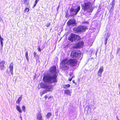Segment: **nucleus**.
<instances>
[{
    "label": "nucleus",
    "mask_w": 120,
    "mask_h": 120,
    "mask_svg": "<svg viewBox=\"0 0 120 120\" xmlns=\"http://www.w3.org/2000/svg\"><path fill=\"white\" fill-rule=\"evenodd\" d=\"M5 63L4 60H3L0 62V68L1 70H4L5 68L4 64Z\"/></svg>",
    "instance_id": "nucleus-13"
},
{
    "label": "nucleus",
    "mask_w": 120,
    "mask_h": 120,
    "mask_svg": "<svg viewBox=\"0 0 120 120\" xmlns=\"http://www.w3.org/2000/svg\"><path fill=\"white\" fill-rule=\"evenodd\" d=\"M112 6H114V5L115 4V1L114 0H113L112 2Z\"/></svg>",
    "instance_id": "nucleus-29"
},
{
    "label": "nucleus",
    "mask_w": 120,
    "mask_h": 120,
    "mask_svg": "<svg viewBox=\"0 0 120 120\" xmlns=\"http://www.w3.org/2000/svg\"><path fill=\"white\" fill-rule=\"evenodd\" d=\"M118 87L119 88H120L119 92V94H120V83L118 85Z\"/></svg>",
    "instance_id": "nucleus-38"
},
{
    "label": "nucleus",
    "mask_w": 120,
    "mask_h": 120,
    "mask_svg": "<svg viewBox=\"0 0 120 120\" xmlns=\"http://www.w3.org/2000/svg\"><path fill=\"white\" fill-rule=\"evenodd\" d=\"M64 94L69 95H70V92L69 90H65L64 91Z\"/></svg>",
    "instance_id": "nucleus-18"
},
{
    "label": "nucleus",
    "mask_w": 120,
    "mask_h": 120,
    "mask_svg": "<svg viewBox=\"0 0 120 120\" xmlns=\"http://www.w3.org/2000/svg\"><path fill=\"white\" fill-rule=\"evenodd\" d=\"M22 98V95H21L19 97L17 101H16V103L18 104H19L20 102L21 101V100Z\"/></svg>",
    "instance_id": "nucleus-17"
},
{
    "label": "nucleus",
    "mask_w": 120,
    "mask_h": 120,
    "mask_svg": "<svg viewBox=\"0 0 120 120\" xmlns=\"http://www.w3.org/2000/svg\"><path fill=\"white\" fill-rule=\"evenodd\" d=\"M73 77L74 76H73L71 78H69L68 79V80L69 81H71L72 80V79L73 78Z\"/></svg>",
    "instance_id": "nucleus-32"
},
{
    "label": "nucleus",
    "mask_w": 120,
    "mask_h": 120,
    "mask_svg": "<svg viewBox=\"0 0 120 120\" xmlns=\"http://www.w3.org/2000/svg\"><path fill=\"white\" fill-rule=\"evenodd\" d=\"M22 110L24 112L26 111L25 106L24 105L22 106Z\"/></svg>",
    "instance_id": "nucleus-28"
},
{
    "label": "nucleus",
    "mask_w": 120,
    "mask_h": 120,
    "mask_svg": "<svg viewBox=\"0 0 120 120\" xmlns=\"http://www.w3.org/2000/svg\"><path fill=\"white\" fill-rule=\"evenodd\" d=\"M16 109L20 113L22 112V110L20 107L18 105H17L16 106Z\"/></svg>",
    "instance_id": "nucleus-19"
},
{
    "label": "nucleus",
    "mask_w": 120,
    "mask_h": 120,
    "mask_svg": "<svg viewBox=\"0 0 120 120\" xmlns=\"http://www.w3.org/2000/svg\"><path fill=\"white\" fill-rule=\"evenodd\" d=\"M80 81V79H78L77 80V82H75V83H74L75 85H77V84H79V83Z\"/></svg>",
    "instance_id": "nucleus-24"
},
{
    "label": "nucleus",
    "mask_w": 120,
    "mask_h": 120,
    "mask_svg": "<svg viewBox=\"0 0 120 120\" xmlns=\"http://www.w3.org/2000/svg\"><path fill=\"white\" fill-rule=\"evenodd\" d=\"M4 40L3 38H2L0 35V41L1 45L2 47L3 46V43L2 41Z\"/></svg>",
    "instance_id": "nucleus-21"
},
{
    "label": "nucleus",
    "mask_w": 120,
    "mask_h": 120,
    "mask_svg": "<svg viewBox=\"0 0 120 120\" xmlns=\"http://www.w3.org/2000/svg\"><path fill=\"white\" fill-rule=\"evenodd\" d=\"M40 87L43 89L48 88V91H52V86L48 85L47 83H44L42 82L40 83Z\"/></svg>",
    "instance_id": "nucleus-6"
},
{
    "label": "nucleus",
    "mask_w": 120,
    "mask_h": 120,
    "mask_svg": "<svg viewBox=\"0 0 120 120\" xmlns=\"http://www.w3.org/2000/svg\"><path fill=\"white\" fill-rule=\"evenodd\" d=\"M38 52H40L41 51V50L39 46H38Z\"/></svg>",
    "instance_id": "nucleus-33"
},
{
    "label": "nucleus",
    "mask_w": 120,
    "mask_h": 120,
    "mask_svg": "<svg viewBox=\"0 0 120 120\" xmlns=\"http://www.w3.org/2000/svg\"><path fill=\"white\" fill-rule=\"evenodd\" d=\"M79 37L77 35L73 33H71L68 38V40L73 42L74 41H78L79 39Z\"/></svg>",
    "instance_id": "nucleus-5"
},
{
    "label": "nucleus",
    "mask_w": 120,
    "mask_h": 120,
    "mask_svg": "<svg viewBox=\"0 0 120 120\" xmlns=\"http://www.w3.org/2000/svg\"><path fill=\"white\" fill-rule=\"evenodd\" d=\"M36 4H35V3L33 5V7L32 8H34L36 6Z\"/></svg>",
    "instance_id": "nucleus-40"
},
{
    "label": "nucleus",
    "mask_w": 120,
    "mask_h": 120,
    "mask_svg": "<svg viewBox=\"0 0 120 120\" xmlns=\"http://www.w3.org/2000/svg\"><path fill=\"white\" fill-rule=\"evenodd\" d=\"M84 44V42L82 41H80L75 43L73 47L74 49H77L82 47Z\"/></svg>",
    "instance_id": "nucleus-8"
},
{
    "label": "nucleus",
    "mask_w": 120,
    "mask_h": 120,
    "mask_svg": "<svg viewBox=\"0 0 120 120\" xmlns=\"http://www.w3.org/2000/svg\"><path fill=\"white\" fill-rule=\"evenodd\" d=\"M68 11H67L66 12V14L65 15V17L66 18L69 17V15L68 14Z\"/></svg>",
    "instance_id": "nucleus-25"
},
{
    "label": "nucleus",
    "mask_w": 120,
    "mask_h": 120,
    "mask_svg": "<svg viewBox=\"0 0 120 120\" xmlns=\"http://www.w3.org/2000/svg\"><path fill=\"white\" fill-rule=\"evenodd\" d=\"M34 57L36 56V55H37V53L35 52H34Z\"/></svg>",
    "instance_id": "nucleus-37"
},
{
    "label": "nucleus",
    "mask_w": 120,
    "mask_h": 120,
    "mask_svg": "<svg viewBox=\"0 0 120 120\" xmlns=\"http://www.w3.org/2000/svg\"><path fill=\"white\" fill-rule=\"evenodd\" d=\"M50 23H49L47 24L46 25V26L47 27H48L50 26Z\"/></svg>",
    "instance_id": "nucleus-34"
},
{
    "label": "nucleus",
    "mask_w": 120,
    "mask_h": 120,
    "mask_svg": "<svg viewBox=\"0 0 120 120\" xmlns=\"http://www.w3.org/2000/svg\"><path fill=\"white\" fill-rule=\"evenodd\" d=\"M94 120H97V119H95Z\"/></svg>",
    "instance_id": "nucleus-44"
},
{
    "label": "nucleus",
    "mask_w": 120,
    "mask_h": 120,
    "mask_svg": "<svg viewBox=\"0 0 120 120\" xmlns=\"http://www.w3.org/2000/svg\"><path fill=\"white\" fill-rule=\"evenodd\" d=\"M29 0H21V1L25 5H28L29 4Z\"/></svg>",
    "instance_id": "nucleus-16"
},
{
    "label": "nucleus",
    "mask_w": 120,
    "mask_h": 120,
    "mask_svg": "<svg viewBox=\"0 0 120 120\" xmlns=\"http://www.w3.org/2000/svg\"><path fill=\"white\" fill-rule=\"evenodd\" d=\"M114 6H112L111 7V9L109 10L111 12L112 11H113L114 9Z\"/></svg>",
    "instance_id": "nucleus-30"
},
{
    "label": "nucleus",
    "mask_w": 120,
    "mask_h": 120,
    "mask_svg": "<svg viewBox=\"0 0 120 120\" xmlns=\"http://www.w3.org/2000/svg\"><path fill=\"white\" fill-rule=\"evenodd\" d=\"M52 114L51 113L48 112L46 116L47 118H49L52 116Z\"/></svg>",
    "instance_id": "nucleus-22"
},
{
    "label": "nucleus",
    "mask_w": 120,
    "mask_h": 120,
    "mask_svg": "<svg viewBox=\"0 0 120 120\" xmlns=\"http://www.w3.org/2000/svg\"><path fill=\"white\" fill-rule=\"evenodd\" d=\"M47 95H48V94H46L45 95L44 97L45 100H46L48 98V96Z\"/></svg>",
    "instance_id": "nucleus-35"
},
{
    "label": "nucleus",
    "mask_w": 120,
    "mask_h": 120,
    "mask_svg": "<svg viewBox=\"0 0 120 120\" xmlns=\"http://www.w3.org/2000/svg\"><path fill=\"white\" fill-rule=\"evenodd\" d=\"M39 0H36L35 1V3L36 4L37 3L38 1Z\"/></svg>",
    "instance_id": "nucleus-39"
},
{
    "label": "nucleus",
    "mask_w": 120,
    "mask_h": 120,
    "mask_svg": "<svg viewBox=\"0 0 120 120\" xmlns=\"http://www.w3.org/2000/svg\"><path fill=\"white\" fill-rule=\"evenodd\" d=\"M71 74H69V75L70 76H71Z\"/></svg>",
    "instance_id": "nucleus-43"
},
{
    "label": "nucleus",
    "mask_w": 120,
    "mask_h": 120,
    "mask_svg": "<svg viewBox=\"0 0 120 120\" xmlns=\"http://www.w3.org/2000/svg\"><path fill=\"white\" fill-rule=\"evenodd\" d=\"M81 53L79 50L73 51L71 52L70 54V56L72 58H77L79 59L81 57Z\"/></svg>",
    "instance_id": "nucleus-4"
},
{
    "label": "nucleus",
    "mask_w": 120,
    "mask_h": 120,
    "mask_svg": "<svg viewBox=\"0 0 120 120\" xmlns=\"http://www.w3.org/2000/svg\"><path fill=\"white\" fill-rule=\"evenodd\" d=\"M72 82H73V83H75V80H73L72 81Z\"/></svg>",
    "instance_id": "nucleus-42"
},
{
    "label": "nucleus",
    "mask_w": 120,
    "mask_h": 120,
    "mask_svg": "<svg viewBox=\"0 0 120 120\" xmlns=\"http://www.w3.org/2000/svg\"><path fill=\"white\" fill-rule=\"evenodd\" d=\"M80 9V6H78L77 8L76 9H74L73 8H71L70 10V12L71 13L72 12H75V13L73 14V15H76L78 13Z\"/></svg>",
    "instance_id": "nucleus-10"
},
{
    "label": "nucleus",
    "mask_w": 120,
    "mask_h": 120,
    "mask_svg": "<svg viewBox=\"0 0 120 120\" xmlns=\"http://www.w3.org/2000/svg\"><path fill=\"white\" fill-rule=\"evenodd\" d=\"M67 25L68 26L72 25L74 26L76 24L75 20L74 19H69L67 22Z\"/></svg>",
    "instance_id": "nucleus-9"
},
{
    "label": "nucleus",
    "mask_w": 120,
    "mask_h": 120,
    "mask_svg": "<svg viewBox=\"0 0 120 120\" xmlns=\"http://www.w3.org/2000/svg\"><path fill=\"white\" fill-rule=\"evenodd\" d=\"M13 62H11L9 66V67L10 68V71L11 72L12 75H13Z\"/></svg>",
    "instance_id": "nucleus-15"
},
{
    "label": "nucleus",
    "mask_w": 120,
    "mask_h": 120,
    "mask_svg": "<svg viewBox=\"0 0 120 120\" xmlns=\"http://www.w3.org/2000/svg\"><path fill=\"white\" fill-rule=\"evenodd\" d=\"M47 91H48V90H43L42 93V94H41V96L43 94H44L46 93Z\"/></svg>",
    "instance_id": "nucleus-26"
},
{
    "label": "nucleus",
    "mask_w": 120,
    "mask_h": 120,
    "mask_svg": "<svg viewBox=\"0 0 120 120\" xmlns=\"http://www.w3.org/2000/svg\"><path fill=\"white\" fill-rule=\"evenodd\" d=\"M70 86V85L69 84L64 85L63 86V88L65 89H67Z\"/></svg>",
    "instance_id": "nucleus-20"
},
{
    "label": "nucleus",
    "mask_w": 120,
    "mask_h": 120,
    "mask_svg": "<svg viewBox=\"0 0 120 120\" xmlns=\"http://www.w3.org/2000/svg\"><path fill=\"white\" fill-rule=\"evenodd\" d=\"M88 28L86 26H81L77 27H75L74 29V30L77 32H84Z\"/></svg>",
    "instance_id": "nucleus-7"
},
{
    "label": "nucleus",
    "mask_w": 120,
    "mask_h": 120,
    "mask_svg": "<svg viewBox=\"0 0 120 120\" xmlns=\"http://www.w3.org/2000/svg\"><path fill=\"white\" fill-rule=\"evenodd\" d=\"M109 37V35L108 34H105L104 36V44L105 45L107 43Z\"/></svg>",
    "instance_id": "nucleus-14"
},
{
    "label": "nucleus",
    "mask_w": 120,
    "mask_h": 120,
    "mask_svg": "<svg viewBox=\"0 0 120 120\" xmlns=\"http://www.w3.org/2000/svg\"><path fill=\"white\" fill-rule=\"evenodd\" d=\"M52 96H50L49 97V98H48V99H49L50 98H52Z\"/></svg>",
    "instance_id": "nucleus-41"
},
{
    "label": "nucleus",
    "mask_w": 120,
    "mask_h": 120,
    "mask_svg": "<svg viewBox=\"0 0 120 120\" xmlns=\"http://www.w3.org/2000/svg\"><path fill=\"white\" fill-rule=\"evenodd\" d=\"M78 59H70L67 60V58H65L62 60V63L63 64L62 68L64 70H68L69 68L68 66L74 67L76 66L78 62Z\"/></svg>",
    "instance_id": "nucleus-2"
},
{
    "label": "nucleus",
    "mask_w": 120,
    "mask_h": 120,
    "mask_svg": "<svg viewBox=\"0 0 120 120\" xmlns=\"http://www.w3.org/2000/svg\"><path fill=\"white\" fill-rule=\"evenodd\" d=\"M30 10V9L29 8H26L24 9V11L25 12H28Z\"/></svg>",
    "instance_id": "nucleus-23"
},
{
    "label": "nucleus",
    "mask_w": 120,
    "mask_h": 120,
    "mask_svg": "<svg viewBox=\"0 0 120 120\" xmlns=\"http://www.w3.org/2000/svg\"><path fill=\"white\" fill-rule=\"evenodd\" d=\"M36 119L37 120H44L42 114L40 112L38 113L36 116Z\"/></svg>",
    "instance_id": "nucleus-11"
},
{
    "label": "nucleus",
    "mask_w": 120,
    "mask_h": 120,
    "mask_svg": "<svg viewBox=\"0 0 120 120\" xmlns=\"http://www.w3.org/2000/svg\"><path fill=\"white\" fill-rule=\"evenodd\" d=\"M49 71L51 74L53 75L44 76L43 77V80L45 82L52 83H56L57 81L56 68L55 66L51 67L49 69Z\"/></svg>",
    "instance_id": "nucleus-1"
},
{
    "label": "nucleus",
    "mask_w": 120,
    "mask_h": 120,
    "mask_svg": "<svg viewBox=\"0 0 120 120\" xmlns=\"http://www.w3.org/2000/svg\"><path fill=\"white\" fill-rule=\"evenodd\" d=\"M103 66L99 68L98 72L97 74L99 76L101 77V73L103 72Z\"/></svg>",
    "instance_id": "nucleus-12"
},
{
    "label": "nucleus",
    "mask_w": 120,
    "mask_h": 120,
    "mask_svg": "<svg viewBox=\"0 0 120 120\" xmlns=\"http://www.w3.org/2000/svg\"><path fill=\"white\" fill-rule=\"evenodd\" d=\"M28 53L27 51L25 53V56L26 57V59L27 60H28Z\"/></svg>",
    "instance_id": "nucleus-27"
},
{
    "label": "nucleus",
    "mask_w": 120,
    "mask_h": 120,
    "mask_svg": "<svg viewBox=\"0 0 120 120\" xmlns=\"http://www.w3.org/2000/svg\"><path fill=\"white\" fill-rule=\"evenodd\" d=\"M93 10V9L92 8H90L89 10L88 11L89 12H91Z\"/></svg>",
    "instance_id": "nucleus-36"
},
{
    "label": "nucleus",
    "mask_w": 120,
    "mask_h": 120,
    "mask_svg": "<svg viewBox=\"0 0 120 120\" xmlns=\"http://www.w3.org/2000/svg\"><path fill=\"white\" fill-rule=\"evenodd\" d=\"M84 3L81 4L82 10L84 11L89 9L90 8L91 3L87 0H84L83 1Z\"/></svg>",
    "instance_id": "nucleus-3"
},
{
    "label": "nucleus",
    "mask_w": 120,
    "mask_h": 120,
    "mask_svg": "<svg viewBox=\"0 0 120 120\" xmlns=\"http://www.w3.org/2000/svg\"><path fill=\"white\" fill-rule=\"evenodd\" d=\"M120 48H117V51H116V54H118L119 53V52L120 51Z\"/></svg>",
    "instance_id": "nucleus-31"
}]
</instances>
